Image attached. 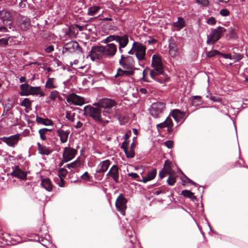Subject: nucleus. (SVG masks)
Returning <instances> with one entry per match:
<instances>
[{"mask_svg": "<svg viewBox=\"0 0 248 248\" xmlns=\"http://www.w3.org/2000/svg\"><path fill=\"white\" fill-rule=\"evenodd\" d=\"M152 65L154 69L150 72L151 77L156 81L162 83L157 78L155 77L156 75L163 74L164 73L162 60L159 55H154L153 56Z\"/></svg>", "mask_w": 248, "mask_h": 248, "instance_id": "1", "label": "nucleus"}, {"mask_svg": "<svg viewBox=\"0 0 248 248\" xmlns=\"http://www.w3.org/2000/svg\"><path fill=\"white\" fill-rule=\"evenodd\" d=\"M83 110L85 115L91 117L95 122L99 123L103 122L102 110L99 107L89 105L84 107Z\"/></svg>", "mask_w": 248, "mask_h": 248, "instance_id": "2", "label": "nucleus"}, {"mask_svg": "<svg viewBox=\"0 0 248 248\" xmlns=\"http://www.w3.org/2000/svg\"><path fill=\"white\" fill-rule=\"evenodd\" d=\"M116 103L112 99L104 98L100 99L98 102L93 104V105L96 107H99L100 108H103L105 110L103 111V115L106 117H109L108 114L110 113V109L115 106Z\"/></svg>", "mask_w": 248, "mask_h": 248, "instance_id": "3", "label": "nucleus"}, {"mask_svg": "<svg viewBox=\"0 0 248 248\" xmlns=\"http://www.w3.org/2000/svg\"><path fill=\"white\" fill-rule=\"evenodd\" d=\"M165 104L162 102L153 103L149 108V112L153 117L159 118L162 116L165 110Z\"/></svg>", "mask_w": 248, "mask_h": 248, "instance_id": "4", "label": "nucleus"}, {"mask_svg": "<svg viewBox=\"0 0 248 248\" xmlns=\"http://www.w3.org/2000/svg\"><path fill=\"white\" fill-rule=\"evenodd\" d=\"M102 46H93L90 51L89 56L93 61L101 60L105 58Z\"/></svg>", "mask_w": 248, "mask_h": 248, "instance_id": "5", "label": "nucleus"}, {"mask_svg": "<svg viewBox=\"0 0 248 248\" xmlns=\"http://www.w3.org/2000/svg\"><path fill=\"white\" fill-rule=\"evenodd\" d=\"M109 42L116 41L119 44V50L120 53H122V48L125 47L128 43V38L127 35L122 36L110 35L108 37Z\"/></svg>", "mask_w": 248, "mask_h": 248, "instance_id": "6", "label": "nucleus"}, {"mask_svg": "<svg viewBox=\"0 0 248 248\" xmlns=\"http://www.w3.org/2000/svg\"><path fill=\"white\" fill-rule=\"evenodd\" d=\"M127 201L124 196L122 194H121L118 197L115 202V206L117 210L124 216H125V211L127 208Z\"/></svg>", "mask_w": 248, "mask_h": 248, "instance_id": "7", "label": "nucleus"}, {"mask_svg": "<svg viewBox=\"0 0 248 248\" xmlns=\"http://www.w3.org/2000/svg\"><path fill=\"white\" fill-rule=\"evenodd\" d=\"M226 31V30L221 26H218L216 29H211V32L209 34V37L213 39V42H217Z\"/></svg>", "mask_w": 248, "mask_h": 248, "instance_id": "8", "label": "nucleus"}, {"mask_svg": "<svg viewBox=\"0 0 248 248\" xmlns=\"http://www.w3.org/2000/svg\"><path fill=\"white\" fill-rule=\"evenodd\" d=\"M20 134H17L9 137H3L1 138L2 141L8 146L15 147L18 143L20 139Z\"/></svg>", "mask_w": 248, "mask_h": 248, "instance_id": "9", "label": "nucleus"}, {"mask_svg": "<svg viewBox=\"0 0 248 248\" xmlns=\"http://www.w3.org/2000/svg\"><path fill=\"white\" fill-rule=\"evenodd\" d=\"M77 154V151L71 148L70 147H66L64 148L62 154L63 159L65 162H67L73 159Z\"/></svg>", "mask_w": 248, "mask_h": 248, "instance_id": "10", "label": "nucleus"}, {"mask_svg": "<svg viewBox=\"0 0 248 248\" xmlns=\"http://www.w3.org/2000/svg\"><path fill=\"white\" fill-rule=\"evenodd\" d=\"M66 101L75 105L81 106L85 103V99L75 93L69 94L66 98Z\"/></svg>", "mask_w": 248, "mask_h": 248, "instance_id": "11", "label": "nucleus"}, {"mask_svg": "<svg viewBox=\"0 0 248 248\" xmlns=\"http://www.w3.org/2000/svg\"><path fill=\"white\" fill-rule=\"evenodd\" d=\"M188 114H186V112L175 109L171 112V116L177 123L182 124L188 116Z\"/></svg>", "mask_w": 248, "mask_h": 248, "instance_id": "12", "label": "nucleus"}, {"mask_svg": "<svg viewBox=\"0 0 248 248\" xmlns=\"http://www.w3.org/2000/svg\"><path fill=\"white\" fill-rule=\"evenodd\" d=\"M105 58H111L113 57L116 51L117 46L113 43H110L105 46H103Z\"/></svg>", "mask_w": 248, "mask_h": 248, "instance_id": "13", "label": "nucleus"}, {"mask_svg": "<svg viewBox=\"0 0 248 248\" xmlns=\"http://www.w3.org/2000/svg\"><path fill=\"white\" fill-rule=\"evenodd\" d=\"M76 50H78L81 51V48L79 46V44L77 42L71 41L64 45L63 52L72 53Z\"/></svg>", "mask_w": 248, "mask_h": 248, "instance_id": "14", "label": "nucleus"}, {"mask_svg": "<svg viewBox=\"0 0 248 248\" xmlns=\"http://www.w3.org/2000/svg\"><path fill=\"white\" fill-rule=\"evenodd\" d=\"M119 63L124 68L130 69L134 66V61L132 57H124L122 55L121 56V59L119 61Z\"/></svg>", "mask_w": 248, "mask_h": 248, "instance_id": "15", "label": "nucleus"}, {"mask_svg": "<svg viewBox=\"0 0 248 248\" xmlns=\"http://www.w3.org/2000/svg\"><path fill=\"white\" fill-rule=\"evenodd\" d=\"M17 24L23 30H27L31 26L30 18L27 16H19L17 18Z\"/></svg>", "mask_w": 248, "mask_h": 248, "instance_id": "16", "label": "nucleus"}, {"mask_svg": "<svg viewBox=\"0 0 248 248\" xmlns=\"http://www.w3.org/2000/svg\"><path fill=\"white\" fill-rule=\"evenodd\" d=\"M56 126L57 128V133L60 138L61 142L62 143H65L68 140V136L70 133L69 130H63L62 129L63 125H61L60 127Z\"/></svg>", "mask_w": 248, "mask_h": 248, "instance_id": "17", "label": "nucleus"}, {"mask_svg": "<svg viewBox=\"0 0 248 248\" xmlns=\"http://www.w3.org/2000/svg\"><path fill=\"white\" fill-rule=\"evenodd\" d=\"M107 176L111 177L116 183H118L119 177L118 166L116 165H113L107 174Z\"/></svg>", "mask_w": 248, "mask_h": 248, "instance_id": "18", "label": "nucleus"}, {"mask_svg": "<svg viewBox=\"0 0 248 248\" xmlns=\"http://www.w3.org/2000/svg\"><path fill=\"white\" fill-rule=\"evenodd\" d=\"M110 165V161L107 159L101 161L97 166L96 172L98 173H104L107 170Z\"/></svg>", "mask_w": 248, "mask_h": 248, "instance_id": "19", "label": "nucleus"}, {"mask_svg": "<svg viewBox=\"0 0 248 248\" xmlns=\"http://www.w3.org/2000/svg\"><path fill=\"white\" fill-rule=\"evenodd\" d=\"M11 175L18 178L25 180L27 177V173L21 170L18 166H16L11 173Z\"/></svg>", "mask_w": 248, "mask_h": 248, "instance_id": "20", "label": "nucleus"}, {"mask_svg": "<svg viewBox=\"0 0 248 248\" xmlns=\"http://www.w3.org/2000/svg\"><path fill=\"white\" fill-rule=\"evenodd\" d=\"M83 166V164L81 160L79 158H78L75 161L71 163L67 164L64 167H66L70 170L73 169L74 170H78L80 168L82 167Z\"/></svg>", "mask_w": 248, "mask_h": 248, "instance_id": "21", "label": "nucleus"}, {"mask_svg": "<svg viewBox=\"0 0 248 248\" xmlns=\"http://www.w3.org/2000/svg\"><path fill=\"white\" fill-rule=\"evenodd\" d=\"M12 19V16L9 11L5 10H3L0 11V19L3 22V24L5 25V22H10Z\"/></svg>", "mask_w": 248, "mask_h": 248, "instance_id": "22", "label": "nucleus"}, {"mask_svg": "<svg viewBox=\"0 0 248 248\" xmlns=\"http://www.w3.org/2000/svg\"><path fill=\"white\" fill-rule=\"evenodd\" d=\"M45 87L47 89H54L58 87L56 79L53 78H47Z\"/></svg>", "mask_w": 248, "mask_h": 248, "instance_id": "23", "label": "nucleus"}, {"mask_svg": "<svg viewBox=\"0 0 248 248\" xmlns=\"http://www.w3.org/2000/svg\"><path fill=\"white\" fill-rule=\"evenodd\" d=\"M37 148L38 153L42 155H48L52 153V150L48 147L41 144L39 142L37 143Z\"/></svg>", "mask_w": 248, "mask_h": 248, "instance_id": "24", "label": "nucleus"}, {"mask_svg": "<svg viewBox=\"0 0 248 248\" xmlns=\"http://www.w3.org/2000/svg\"><path fill=\"white\" fill-rule=\"evenodd\" d=\"M31 86L27 83H24L20 86L21 92L20 94L22 96H28L30 95Z\"/></svg>", "mask_w": 248, "mask_h": 248, "instance_id": "25", "label": "nucleus"}, {"mask_svg": "<svg viewBox=\"0 0 248 248\" xmlns=\"http://www.w3.org/2000/svg\"><path fill=\"white\" fill-rule=\"evenodd\" d=\"M41 185L47 191L50 192L52 190L53 185L50 180L48 178L43 179L41 181Z\"/></svg>", "mask_w": 248, "mask_h": 248, "instance_id": "26", "label": "nucleus"}, {"mask_svg": "<svg viewBox=\"0 0 248 248\" xmlns=\"http://www.w3.org/2000/svg\"><path fill=\"white\" fill-rule=\"evenodd\" d=\"M30 95H39L40 97H43L45 95V93L42 91L40 86L33 87L31 86Z\"/></svg>", "mask_w": 248, "mask_h": 248, "instance_id": "27", "label": "nucleus"}, {"mask_svg": "<svg viewBox=\"0 0 248 248\" xmlns=\"http://www.w3.org/2000/svg\"><path fill=\"white\" fill-rule=\"evenodd\" d=\"M156 169H153L151 171L148 172L147 176H142V181L143 182V183H146L147 182L153 179L156 176Z\"/></svg>", "mask_w": 248, "mask_h": 248, "instance_id": "28", "label": "nucleus"}, {"mask_svg": "<svg viewBox=\"0 0 248 248\" xmlns=\"http://www.w3.org/2000/svg\"><path fill=\"white\" fill-rule=\"evenodd\" d=\"M185 21L184 18L181 17H178V21L173 23V26L174 27L177 28L178 31L182 29L185 26Z\"/></svg>", "mask_w": 248, "mask_h": 248, "instance_id": "29", "label": "nucleus"}, {"mask_svg": "<svg viewBox=\"0 0 248 248\" xmlns=\"http://www.w3.org/2000/svg\"><path fill=\"white\" fill-rule=\"evenodd\" d=\"M100 8V7L98 6H93L89 7L88 9L87 15L89 16H95L98 13Z\"/></svg>", "mask_w": 248, "mask_h": 248, "instance_id": "30", "label": "nucleus"}, {"mask_svg": "<svg viewBox=\"0 0 248 248\" xmlns=\"http://www.w3.org/2000/svg\"><path fill=\"white\" fill-rule=\"evenodd\" d=\"M169 47L170 53L171 55L174 56L177 51V47L174 41L170 42Z\"/></svg>", "mask_w": 248, "mask_h": 248, "instance_id": "31", "label": "nucleus"}, {"mask_svg": "<svg viewBox=\"0 0 248 248\" xmlns=\"http://www.w3.org/2000/svg\"><path fill=\"white\" fill-rule=\"evenodd\" d=\"M130 74V72L129 71L127 70H123L121 68H119L117 70V72L116 74L114 76L115 78H118L119 77H122L124 75H129Z\"/></svg>", "mask_w": 248, "mask_h": 248, "instance_id": "32", "label": "nucleus"}, {"mask_svg": "<svg viewBox=\"0 0 248 248\" xmlns=\"http://www.w3.org/2000/svg\"><path fill=\"white\" fill-rule=\"evenodd\" d=\"M50 131H51V130H49L47 128H42L40 129L39 130V133L40 136V138L42 140H45L46 139V138L45 135L47 132Z\"/></svg>", "mask_w": 248, "mask_h": 248, "instance_id": "33", "label": "nucleus"}, {"mask_svg": "<svg viewBox=\"0 0 248 248\" xmlns=\"http://www.w3.org/2000/svg\"><path fill=\"white\" fill-rule=\"evenodd\" d=\"M144 37H145V34L144 33H143L142 35H140V41L144 42L145 43H146V42H147L149 44H151V43H152L153 42H156V40L155 39L152 38L150 36H147V39L145 40H143V38Z\"/></svg>", "mask_w": 248, "mask_h": 248, "instance_id": "34", "label": "nucleus"}, {"mask_svg": "<svg viewBox=\"0 0 248 248\" xmlns=\"http://www.w3.org/2000/svg\"><path fill=\"white\" fill-rule=\"evenodd\" d=\"M20 105L25 107L26 108H29L31 106V102L29 98H24L20 103Z\"/></svg>", "mask_w": 248, "mask_h": 248, "instance_id": "35", "label": "nucleus"}, {"mask_svg": "<svg viewBox=\"0 0 248 248\" xmlns=\"http://www.w3.org/2000/svg\"><path fill=\"white\" fill-rule=\"evenodd\" d=\"M124 151V153L126 154V155L128 158H132L134 155V152L132 149H130L129 150L126 149V146H124L122 147Z\"/></svg>", "mask_w": 248, "mask_h": 248, "instance_id": "36", "label": "nucleus"}, {"mask_svg": "<svg viewBox=\"0 0 248 248\" xmlns=\"http://www.w3.org/2000/svg\"><path fill=\"white\" fill-rule=\"evenodd\" d=\"M67 173V170L64 168H63L60 169L58 172V175L61 180H62L66 176Z\"/></svg>", "mask_w": 248, "mask_h": 248, "instance_id": "37", "label": "nucleus"}, {"mask_svg": "<svg viewBox=\"0 0 248 248\" xmlns=\"http://www.w3.org/2000/svg\"><path fill=\"white\" fill-rule=\"evenodd\" d=\"M59 93L56 90H54L50 92L49 98L53 101H54L57 97H59Z\"/></svg>", "mask_w": 248, "mask_h": 248, "instance_id": "38", "label": "nucleus"}, {"mask_svg": "<svg viewBox=\"0 0 248 248\" xmlns=\"http://www.w3.org/2000/svg\"><path fill=\"white\" fill-rule=\"evenodd\" d=\"M10 38V37H8L7 36L0 38V46H5L7 45L8 44V41Z\"/></svg>", "mask_w": 248, "mask_h": 248, "instance_id": "39", "label": "nucleus"}, {"mask_svg": "<svg viewBox=\"0 0 248 248\" xmlns=\"http://www.w3.org/2000/svg\"><path fill=\"white\" fill-rule=\"evenodd\" d=\"M181 194L185 197L190 198L193 193L188 190H184L182 191Z\"/></svg>", "mask_w": 248, "mask_h": 248, "instance_id": "40", "label": "nucleus"}, {"mask_svg": "<svg viewBox=\"0 0 248 248\" xmlns=\"http://www.w3.org/2000/svg\"><path fill=\"white\" fill-rule=\"evenodd\" d=\"M220 53V52L217 50H213L210 51H208L206 53L207 57L211 58L217 54Z\"/></svg>", "mask_w": 248, "mask_h": 248, "instance_id": "41", "label": "nucleus"}, {"mask_svg": "<svg viewBox=\"0 0 248 248\" xmlns=\"http://www.w3.org/2000/svg\"><path fill=\"white\" fill-rule=\"evenodd\" d=\"M146 47L140 43V61L144 59Z\"/></svg>", "mask_w": 248, "mask_h": 248, "instance_id": "42", "label": "nucleus"}, {"mask_svg": "<svg viewBox=\"0 0 248 248\" xmlns=\"http://www.w3.org/2000/svg\"><path fill=\"white\" fill-rule=\"evenodd\" d=\"M206 23L209 25L213 26L216 24L217 20L214 17L211 16L207 19Z\"/></svg>", "mask_w": 248, "mask_h": 248, "instance_id": "43", "label": "nucleus"}, {"mask_svg": "<svg viewBox=\"0 0 248 248\" xmlns=\"http://www.w3.org/2000/svg\"><path fill=\"white\" fill-rule=\"evenodd\" d=\"M219 14L223 16H227L230 15V12L227 9H222L220 11Z\"/></svg>", "mask_w": 248, "mask_h": 248, "instance_id": "44", "label": "nucleus"}, {"mask_svg": "<svg viewBox=\"0 0 248 248\" xmlns=\"http://www.w3.org/2000/svg\"><path fill=\"white\" fill-rule=\"evenodd\" d=\"M166 127H167V124H166V123L165 122V121L156 124V128L158 130H159L160 129H162Z\"/></svg>", "mask_w": 248, "mask_h": 248, "instance_id": "45", "label": "nucleus"}, {"mask_svg": "<svg viewBox=\"0 0 248 248\" xmlns=\"http://www.w3.org/2000/svg\"><path fill=\"white\" fill-rule=\"evenodd\" d=\"M243 57L241 54L239 53H235L232 57V59L234 60L235 62H238L242 59Z\"/></svg>", "mask_w": 248, "mask_h": 248, "instance_id": "46", "label": "nucleus"}, {"mask_svg": "<svg viewBox=\"0 0 248 248\" xmlns=\"http://www.w3.org/2000/svg\"><path fill=\"white\" fill-rule=\"evenodd\" d=\"M198 3L201 4L203 6L206 7L208 5L209 1L208 0H196Z\"/></svg>", "mask_w": 248, "mask_h": 248, "instance_id": "47", "label": "nucleus"}, {"mask_svg": "<svg viewBox=\"0 0 248 248\" xmlns=\"http://www.w3.org/2000/svg\"><path fill=\"white\" fill-rule=\"evenodd\" d=\"M167 182L170 186H173L176 182V180L174 178L171 177V176H170L168 178Z\"/></svg>", "mask_w": 248, "mask_h": 248, "instance_id": "48", "label": "nucleus"}, {"mask_svg": "<svg viewBox=\"0 0 248 248\" xmlns=\"http://www.w3.org/2000/svg\"><path fill=\"white\" fill-rule=\"evenodd\" d=\"M81 178L85 181H89L91 176L89 175L88 172L86 171L81 176Z\"/></svg>", "mask_w": 248, "mask_h": 248, "instance_id": "49", "label": "nucleus"}, {"mask_svg": "<svg viewBox=\"0 0 248 248\" xmlns=\"http://www.w3.org/2000/svg\"><path fill=\"white\" fill-rule=\"evenodd\" d=\"M164 145L169 149H171L173 146V143L172 140H168L164 142Z\"/></svg>", "mask_w": 248, "mask_h": 248, "instance_id": "50", "label": "nucleus"}, {"mask_svg": "<svg viewBox=\"0 0 248 248\" xmlns=\"http://www.w3.org/2000/svg\"><path fill=\"white\" fill-rule=\"evenodd\" d=\"M165 122L166 123V124H167V126H173L172 121L171 119L169 116H168L166 118V119L165 120Z\"/></svg>", "mask_w": 248, "mask_h": 248, "instance_id": "51", "label": "nucleus"}, {"mask_svg": "<svg viewBox=\"0 0 248 248\" xmlns=\"http://www.w3.org/2000/svg\"><path fill=\"white\" fill-rule=\"evenodd\" d=\"M210 99L216 102H220L221 101L220 98L213 95H210Z\"/></svg>", "mask_w": 248, "mask_h": 248, "instance_id": "52", "label": "nucleus"}, {"mask_svg": "<svg viewBox=\"0 0 248 248\" xmlns=\"http://www.w3.org/2000/svg\"><path fill=\"white\" fill-rule=\"evenodd\" d=\"M184 177L186 179L187 183H190L191 185H194L195 186H199V185L198 184L196 183L195 182L193 181L191 179L188 178L186 175L184 174Z\"/></svg>", "mask_w": 248, "mask_h": 248, "instance_id": "53", "label": "nucleus"}, {"mask_svg": "<svg viewBox=\"0 0 248 248\" xmlns=\"http://www.w3.org/2000/svg\"><path fill=\"white\" fill-rule=\"evenodd\" d=\"M207 39L206 40V44H208V45H210V44L214 45V44H215L216 43V42H213V39L212 38H210L209 37V34H208L207 35Z\"/></svg>", "mask_w": 248, "mask_h": 248, "instance_id": "54", "label": "nucleus"}, {"mask_svg": "<svg viewBox=\"0 0 248 248\" xmlns=\"http://www.w3.org/2000/svg\"><path fill=\"white\" fill-rule=\"evenodd\" d=\"M129 135L128 133H126L124 135V139L125 140L123 142L122 147H124V146H126L127 145V142H126V140L129 138Z\"/></svg>", "mask_w": 248, "mask_h": 248, "instance_id": "55", "label": "nucleus"}, {"mask_svg": "<svg viewBox=\"0 0 248 248\" xmlns=\"http://www.w3.org/2000/svg\"><path fill=\"white\" fill-rule=\"evenodd\" d=\"M128 175L132 178L136 179L139 178V175L136 173L130 172L128 173Z\"/></svg>", "mask_w": 248, "mask_h": 248, "instance_id": "56", "label": "nucleus"}, {"mask_svg": "<svg viewBox=\"0 0 248 248\" xmlns=\"http://www.w3.org/2000/svg\"><path fill=\"white\" fill-rule=\"evenodd\" d=\"M221 55L225 59H230V60H232V57L231 56V54L221 53Z\"/></svg>", "mask_w": 248, "mask_h": 248, "instance_id": "57", "label": "nucleus"}, {"mask_svg": "<svg viewBox=\"0 0 248 248\" xmlns=\"http://www.w3.org/2000/svg\"><path fill=\"white\" fill-rule=\"evenodd\" d=\"M54 50V48H53V46H47L46 49H45V51L46 53H51V52H52Z\"/></svg>", "mask_w": 248, "mask_h": 248, "instance_id": "58", "label": "nucleus"}, {"mask_svg": "<svg viewBox=\"0 0 248 248\" xmlns=\"http://www.w3.org/2000/svg\"><path fill=\"white\" fill-rule=\"evenodd\" d=\"M26 0H21L20 2L19 3V6L20 8H24L26 7Z\"/></svg>", "mask_w": 248, "mask_h": 248, "instance_id": "59", "label": "nucleus"}, {"mask_svg": "<svg viewBox=\"0 0 248 248\" xmlns=\"http://www.w3.org/2000/svg\"><path fill=\"white\" fill-rule=\"evenodd\" d=\"M43 124L46 125H52L53 124L52 122L48 119L46 120V122H44Z\"/></svg>", "mask_w": 248, "mask_h": 248, "instance_id": "60", "label": "nucleus"}, {"mask_svg": "<svg viewBox=\"0 0 248 248\" xmlns=\"http://www.w3.org/2000/svg\"><path fill=\"white\" fill-rule=\"evenodd\" d=\"M166 192V190L164 189L157 190L155 192V194L156 195H158L161 193H165Z\"/></svg>", "mask_w": 248, "mask_h": 248, "instance_id": "61", "label": "nucleus"}, {"mask_svg": "<svg viewBox=\"0 0 248 248\" xmlns=\"http://www.w3.org/2000/svg\"><path fill=\"white\" fill-rule=\"evenodd\" d=\"M136 186H139L138 184H136V183H131L130 184V186L131 188L134 190V188H136V189L137 188L136 187Z\"/></svg>", "mask_w": 248, "mask_h": 248, "instance_id": "62", "label": "nucleus"}, {"mask_svg": "<svg viewBox=\"0 0 248 248\" xmlns=\"http://www.w3.org/2000/svg\"><path fill=\"white\" fill-rule=\"evenodd\" d=\"M82 125H83L82 123L81 122L78 121L77 122L76 125H75V127L76 128H79L81 127Z\"/></svg>", "mask_w": 248, "mask_h": 248, "instance_id": "63", "label": "nucleus"}, {"mask_svg": "<svg viewBox=\"0 0 248 248\" xmlns=\"http://www.w3.org/2000/svg\"><path fill=\"white\" fill-rule=\"evenodd\" d=\"M165 174L164 172H163L162 171H160L159 173V176L160 178V179H162L165 177Z\"/></svg>", "mask_w": 248, "mask_h": 248, "instance_id": "64", "label": "nucleus"}]
</instances>
